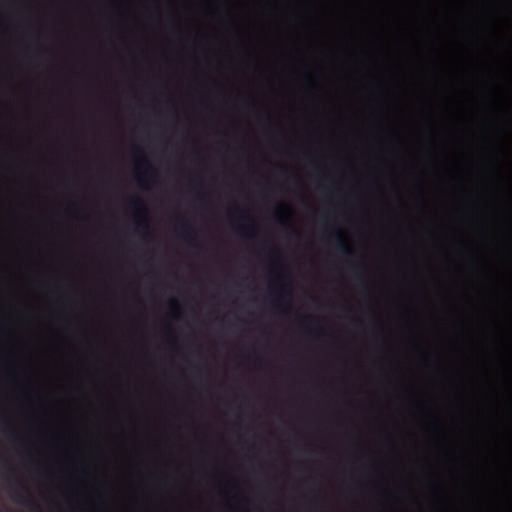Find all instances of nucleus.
<instances>
[{
    "instance_id": "nucleus-1",
    "label": "nucleus",
    "mask_w": 512,
    "mask_h": 512,
    "mask_svg": "<svg viewBox=\"0 0 512 512\" xmlns=\"http://www.w3.org/2000/svg\"><path fill=\"white\" fill-rule=\"evenodd\" d=\"M11 498L13 501L29 507L32 512H42L39 505L28 494L25 484L20 480H17L15 487L11 489Z\"/></svg>"
},
{
    "instance_id": "nucleus-2",
    "label": "nucleus",
    "mask_w": 512,
    "mask_h": 512,
    "mask_svg": "<svg viewBox=\"0 0 512 512\" xmlns=\"http://www.w3.org/2000/svg\"><path fill=\"white\" fill-rule=\"evenodd\" d=\"M129 204H130L131 208L134 211H136L140 216L137 226L139 228H141L145 233L148 234L150 232V226H149V220L147 217V209H146L145 203L139 197L134 196L130 199Z\"/></svg>"
},
{
    "instance_id": "nucleus-3",
    "label": "nucleus",
    "mask_w": 512,
    "mask_h": 512,
    "mask_svg": "<svg viewBox=\"0 0 512 512\" xmlns=\"http://www.w3.org/2000/svg\"><path fill=\"white\" fill-rule=\"evenodd\" d=\"M333 247L338 252L339 255L348 258L352 255V251L349 248L348 244L346 243L342 233L337 230L333 234Z\"/></svg>"
},
{
    "instance_id": "nucleus-4",
    "label": "nucleus",
    "mask_w": 512,
    "mask_h": 512,
    "mask_svg": "<svg viewBox=\"0 0 512 512\" xmlns=\"http://www.w3.org/2000/svg\"><path fill=\"white\" fill-rule=\"evenodd\" d=\"M180 230H181V236L183 237V239H185L187 241V243L190 246H193V247L198 246V242L196 239V231L190 222H188L186 220H182L181 225H180Z\"/></svg>"
},
{
    "instance_id": "nucleus-5",
    "label": "nucleus",
    "mask_w": 512,
    "mask_h": 512,
    "mask_svg": "<svg viewBox=\"0 0 512 512\" xmlns=\"http://www.w3.org/2000/svg\"><path fill=\"white\" fill-rule=\"evenodd\" d=\"M139 167H143L144 169V174L145 175H152L155 170L154 168L152 167V165L149 163V161L147 160L146 157H142L139 161Z\"/></svg>"
},
{
    "instance_id": "nucleus-6",
    "label": "nucleus",
    "mask_w": 512,
    "mask_h": 512,
    "mask_svg": "<svg viewBox=\"0 0 512 512\" xmlns=\"http://www.w3.org/2000/svg\"><path fill=\"white\" fill-rule=\"evenodd\" d=\"M289 296L290 291L287 289V287L285 285H280L278 288V294L275 297V304Z\"/></svg>"
},
{
    "instance_id": "nucleus-7",
    "label": "nucleus",
    "mask_w": 512,
    "mask_h": 512,
    "mask_svg": "<svg viewBox=\"0 0 512 512\" xmlns=\"http://www.w3.org/2000/svg\"><path fill=\"white\" fill-rule=\"evenodd\" d=\"M240 216H241V218H243L246 221H251L250 215L247 212H245V211H241L240 212Z\"/></svg>"
},
{
    "instance_id": "nucleus-8",
    "label": "nucleus",
    "mask_w": 512,
    "mask_h": 512,
    "mask_svg": "<svg viewBox=\"0 0 512 512\" xmlns=\"http://www.w3.org/2000/svg\"><path fill=\"white\" fill-rule=\"evenodd\" d=\"M169 306L172 308V309H178L179 306H178V303L176 302V300L172 299L169 301Z\"/></svg>"
},
{
    "instance_id": "nucleus-9",
    "label": "nucleus",
    "mask_w": 512,
    "mask_h": 512,
    "mask_svg": "<svg viewBox=\"0 0 512 512\" xmlns=\"http://www.w3.org/2000/svg\"><path fill=\"white\" fill-rule=\"evenodd\" d=\"M1 465L2 467L9 469L10 472H13L6 460H2Z\"/></svg>"
},
{
    "instance_id": "nucleus-10",
    "label": "nucleus",
    "mask_w": 512,
    "mask_h": 512,
    "mask_svg": "<svg viewBox=\"0 0 512 512\" xmlns=\"http://www.w3.org/2000/svg\"><path fill=\"white\" fill-rule=\"evenodd\" d=\"M286 210H287V207L281 206V208L278 211H286Z\"/></svg>"
},
{
    "instance_id": "nucleus-11",
    "label": "nucleus",
    "mask_w": 512,
    "mask_h": 512,
    "mask_svg": "<svg viewBox=\"0 0 512 512\" xmlns=\"http://www.w3.org/2000/svg\"><path fill=\"white\" fill-rule=\"evenodd\" d=\"M244 231H245V229H244L243 227H239V232H240L241 234H244Z\"/></svg>"
},
{
    "instance_id": "nucleus-12",
    "label": "nucleus",
    "mask_w": 512,
    "mask_h": 512,
    "mask_svg": "<svg viewBox=\"0 0 512 512\" xmlns=\"http://www.w3.org/2000/svg\"><path fill=\"white\" fill-rule=\"evenodd\" d=\"M356 277H357V279H359V280H361V281H362V276H361V275L356 274Z\"/></svg>"
}]
</instances>
